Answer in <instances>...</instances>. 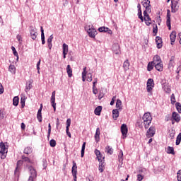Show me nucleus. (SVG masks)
I'll use <instances>...</instances> for the list:
<instances>
[{
  "label": "nucleus",
  "mask_w": 181,
  "mask_h": 181,
  "mask_svg": "<svg viewBox=\"0 0 181 181\" xmlns=\"http://www.w3.org/2000/svg\"><path fill=\"white\" fill-rule=\"evenodd\" d=\"M85 30H86L87 33L88 34L89 37L91 39H95V36H97V30L94 28V25H87L85 26Z\"/></svg>",
  "instance_id": "1"
},
{
  "label": "nucleus",
  "mask_w": 181,
  "mask_h": 181,
  "mask_svg": "<svg viewBox=\"0 0 181 181\" xmlns=\"http://www.w3.org/2000/svg\"><path fill=\"white\" fill-rule=\"evenodd\" d=\"M144 125L146 129L149 128L151 122H152V116L150 112H146L143 115Z\"/></svg>",
  "instance_id": "2"
},
{
  "label": "nucleus",
  "mask_w": 181,
  "mask_h": 181,
  "mask_svg": "<svg viewBox=\"0 0 181 181\" xmlns=\"http://www.w3.org/2000/svg\"><path fill=\"white\" fill-rule=\"evenodd\" d=\"M0 153L1 155V159H5L6 158V153H8V146L5 145V143H0Z\"/></svg>",
  "instance_id": "3"
},
{
  "label": "nucleus",
  "mask_w": 181,
  "mask_h": 181,
  "mask_svg": "<svg viewBox=\"0 0 181 181\" xmlns=\"http://www.w3.org/2000/svg\"><path fill=\"white\" fill-rule=\"evenodd\" d=\"M28 170L30 173L28 181H33V179H35V177L37 176V174L36 173V170H35L33 166H29Z\"/></svg>",
  "instance_id": "4"
},
{
  "label": "nucleus",
  "mask_w": 181,
  "mask_h": 181,
  "mask_svg": "<svg viewBox=\"0 0 181 181\" xmlns=\"http://www.w3.org/2000/svg\"><path fill=\"white\" fill-rule=\"evenodd\" d=\"M179 11V2L176 0L171 1V12L173 13H176Z\"/></svg>",
  "instance_id": "5"
},
{
  "label": "nucleus",
  "mask_w": 181,
  "mask_h": 181,
  "mask_svg": "<svg viewBox=\"0 0 181 181\" xmlns=\"http://www.w3.org/2000/svg\"><path fill=\"white\" fill-rule=\"evenodd\" d=\"M153 87H155V82H153V79H148L146 86L147 93H151L152 90H153Z\"/></svg>",
  "instance_id": "6"
},
{
  "label": "nucleus",
  "mask_w": 181,
  "mask_h": 181,
  "mask_svg": "<svg viewBox=\"0 0 181 181\" xmlns=\"http://www.w3.org/2000/svg\"><path fill=\"white\" fill-rule=\"evenodd\" d=\"M144 8H146V11H147V12L151 13V11L152 9V7L151 6V1L149 0H144L141 2Z\"/></svg>",
  "instance_id": "7"
},
{
  "label": "nucleus",
  "mask_w": 181,
  "mask_h": 181,
  "mask_svg": "<svg viewBox=\"0 0 181 181\" xmlns=\"http://www.w3.org/2000/svg\"><path fill=\"white\" fill-rule=\"evenodd\" d=\"M155 132H156V129H155V127H151L146 132L147 138H152V136L155 135Z\"/></svg>",
  "instance_id": "8"
},
{
  "label": "nucleus",
  "mask_w": 181,
  "mask_h": 181,
  "mask_svg": "<svg viewBox=\"0 0 181 181\" xmlns=\"http://www.w3.org/2000/svg\"><path fill=\"white\" fill-rule=\"evenodd\" d=\"M95 153L97 156L98 162H105L104 159H105V157H104L103 154H101V152H100V151H98V149H95Z\"/></svg>",
  "instance_id": "9"
},
{
  "label": "nucleus",
  "mask_w": 181,
  "mask_h": 181,
  "mask_svg": "<svg viewBox=\"0 0 181 181\" xmlns=\"http://www.w3.org/2000/svg\"><path fill=\"white\" fill-rule=\"evenodd\" d=\"M30 35L31 39L33 40H35V39L37 37V32H36V29H35L33 27H30Z\"/></svg>",
  "instance_id": "10"
},
{
  "label": "nucleus",
  "mask_w": 181,
  "mask_h": 181,
  "mask_svg": "<svg viewBox=\"0 0 181 181\" xmlns=\"http://www.w3.org/2000/svg\"><path fill=\"white\" fill-rule=\"evenodd\" d=\"M56 90H54L51 97V104L52 107L54 108V111H56Z\"/></svg>",
  "instance_id": "11"
},
{
  "label": "nucleus",
  "mask_w": 181,
  "mask_h": 181,
  "mask_svg": "<svg viewBox=\"0 0 181 181\" xmlns=\"http://www.w3.org/2000/svg\"><path fill=\"white\" fill-rule=\"evenodd\" d=\"M121 132L122 134L123 138H127V134H128V128L127 127V124H122Z\"/></svg>",
  "instance_id": "12"
},
{
  "label": "nucleus",
  "mask_w": 181,
  "mask_h": 181,
  "mask_svg": "<svg viewBox=\"0 0 181 181\" xmlns=\"http://www.w3.org/2000/svg\"><path fill=\"white\" fill-rule=\"evenodd\" d=\"M98 31L100 33H108V35H112V30L107 27H100L98 28Z\"/></svg>",
  "instance_id": "13"
},
{
  "label": "nucleus",
  "mask_w": 181,
  "mask_h": 181,
  "mask_svg": "<svg viewBox=\"0 0 181 181\" xmlns=\"http://www.w3.org/2000/svg\"><path fill=\"white\" fill-rule=\"evenodd\" d=\"M22 163H23L22 160H18L17 162V166H16V168L14 172V175H16V176H17V177H19V170L21 169V167L22 166Z\"/></svg>",
  "instance_id": "14"
},
{
  "label": "nucleus",
  "mask_w": 181,
  "mask_h": 181,
  "mask_svg": "<svg viewBox=\"0 0 181 181\" xmlns=\"http://www.w3.org/2000/svg\"><path fill=\"white\" fill-rule=\"evenodd\" d=\"M166 25L168 26L169 30H170L172 29V26L170 25V10L167 11Z\"/></svg>",
  "instance_id": "15"
},
{
  "label": "nucleus",
  "mask_w": 181,
  "mask_h": 181,
  "mask_svg": "<svg viewBox=\"0 0 181 181\" xmlns=\"http://www.w3.org/2000/svg\"><path fill=\"white\" fill-rule=\"evenodd\" d=\"M32 84H33V80L30 79L28 82H27L25 86V93H29V91H30V90L32 89Z\"/></svg>",
  "instance_id": "16"
},
{
  "label": "nucleus",
  "mask_w": 181,
  "mask_h": 181,
  "mask_svg": "<svg viewBox=\"0 0 181 181\" xmlns=\"http://www.w3.org/2000/svg\"><path fill=\"white\" fill-rule=\"evenodd\" d=\"M170 39L172 46L175 45V40H176V31H173L170 35Z\"/></svg>",
  "instance_id": "17"
},
{
  "label": "nucleus",
  "mask_w": 181,
  "mask_h": 181,
  "mask_svg": "<svg viewBox=\"0 0 181 181\" xmlns=\"http://www.w3.org/2000/svg\"><path fill=\"white\" fill-rule=\"evenodd\" d=\"M173 67H175V56H172L170 57V59L168 64V69H170V70H173Z\"/></svg>",
  "instance_id": "18"
},
{
  "label": "nucleus",
  "mask_w": 181,
  "mask_h": 181,
  "mask_svg": "<svg viewBox=\"0 0 181 181\" xmlns=\"http://www.w3.org/2000/svg\"><path fill=\"white\" fill-rule=\"evenodd\" d=\"M137 8H138V17L139 19H140V21H141V22H144V16H142V10L141 9V4H139L137 5Z\"/></svg>",
  "instance_id": "19"
},
{
  "label": "nucleus",
  "mask_w": 181,
  "mask_h": 181,
  "mask_svg": "<svg viewBox=\"0 0 181 181\" xmlns=\"http://www.w3.org/2000/svg\"><path fill=\"white\" fill-rule=\"evenodd\" d=\"M42 110H43V105H40V107L38 110L37 114V118L39 121V122H42Z\"/></svg>",
  "instance_id": "20"
},
{
  "label": "nucleus",
  "mask_w": 181,
  "mask_h": 181,
  "mask_svg": "<svg viewBox=\"0 0 181 181\" xmlns=\"http://www.w3.org/2000/svg\"><path fill=\"white\" fill-rule=\"evenodd\" d=\"M155 69L158 70V71H163V64L162 62H158L157 64H154Z\"/></svg>",
  "instance_id": "21"
},
{
  "label": "nucleus",
  "mask_w": 181,
  "mask_h": 181,
  "mask_svg": "<svg viewBox=\"0 0 181 181\" xmlns=\"http://www.w3.org/2000/svg\"><path fill=\"white\" fill-rule=\"evenodd\" d=\"M112 117L114 119L117 120V119L119 117V110L114 109L112 110Z\"/></svg>",
  "instance_id": "22"
},
{
  "label": "nucleus",
  "mask_w": 181,
  "mask_h": 181,
  "mask_svg": "<svg viewBox=\"0 0 181 181\" xmlns=\"http://www.w3.org/2000/svg\"><path fill=\"white\" fill-rule=\"evenodd\" d=\"M112 49L115 54H121V49L119 48V46H113Z\"/></svg>",
  "instance_id": "23"
},
{
  "label": "nucleus",
  "mask_w": 181,
  "mask_h": 181,
  "mask_svg": "<svg viewBox=\"0 0 181 181\" xmlns=\"http://www.w3.org/2000/svg\"><path fill=\"white\" fill-rule=\"evenodd\" d=\"M172 118L174 121H176V122H179V121H180V116H179V114L176 112H173Z\"/></svg>",
  "instance_id": "24"
},
{
  "label": "nucleus",
  "mask_w": 181,
  "mask_h": 181,
  "mask_svg": "<svg viewBox=\"0 0 181 181\" xmlns=\"http://www.w3.org/2000/svg\"><path fill=\"white\" fill-rule=\"evenodd\" d=\"M116 108L117 110H119V111H122V101H121L119 99L117 100Z\"/></svg>",
  "instance_id": "25"
},
{
  "label": "nucleus",
  "mask_w": 181,
  "mask_h": 181,
  "mask_svg": "<svg viewBox=\"0 0 181 181\" xmlns=\"http://www.w3.org/2000/svg\"><path fill=\"white\" fill-rule=\"evenodd\" d=\"M151 62L153 63V64L162 63V59H160V57H159L158 55H156L153 57V61H152Z\"/></svg>",
  "instance_id": "26"
},
{
  "label": "nucleus",
  "mask_w": 181,
  "mask_h": 181,
  "mask_svg": "<svg viewBox=\"0 0 181 181\" xmlns=\"http://www.w3.org/2000/svg\"><path fill=\"white\" fill-rule=\"evenodd\" d=\"M100 129L98 127L96 129V132L95 134V140L96 141V142H100Z\"/></svg>",
  "instance_id": "27"
},
{
  "label": "nucleus",
  "mask_w": 181,
  "mask_h": 181,
  "mask_svg": "<svg viewBox=\"0 0 181 181\" xmlns=\"http://www.w3.org/2000/svg\"><path fill=\"white\" fill-rule=\"evenodd\" d=\"M72 163H73L72 170H71L72 175H77V164L74 161H73Z\"/></svg>",
  "instance_id": "28"
},
{
  "label": "nucleus",
  "mask_w": 181,
  "mask_h": 181,
  "mask_svg": "<svg viewBox=\"0 0 181 181\" xmlns=\"http://www.w3.org/2000/svg\"><path fill=\"white\" fill-rule=\"evenodd\" d=\"M41 30V40H42V45H45L46 43V41H45V30L43 29V27H40Z\"/></svg>",
  "instance_id": "29"
},
{
  "label": "nucleus",
  "mask_w": 181,
  "mask_h": 181,
  "mask_svg": "<svg viewBox=\"0 0 181 181\" xmlns=\"http://www.w3.org/2000/svg\"><path fill=\"white\" fill-rule=\"evenodd\" d=\"M123 69L124 71H128L129 70V61L127 59L123 64Z\"/></svg>",
  "instance_id": "30"
},
{
  "label": "nucleus",
  "mask_w": 181,
  "mask_h": 181,
  "mask_svg": "<svg viewBox=\"0 0 181 181\" xmlns=\"http://www.w3.org/2000/svg\"><path fill=\"white\" fill-rule=\"evenodd\" d=\"M105 166V161L99 162V170H100V173H103V172H104Z\"/></svg>",
  "instance_id": "31"
},
{
  "label": "nucleus",
  "mask_w": 181,
  "mask_h": 181,
  "mask_svg": "<svg viewBox=\"0 0 181 181\" xmlns=\"http://www.w3.org/2000/svg\"><path fill=\"white\" fill-rule=\"evenodd\" d=\"M101 111H103V107L102 106H98L95 109V115H101Z\"/></svg>",
  "instance_id": "32"
},
{
  "label": "nucleus",
  "mask_w": 181,
  "mask_h": 181,
  "mask_svg": "<svg viewBox=\"0 0 181 181\" xmlns=\"http://www.w3.org/2000/svg\"><path fill=\"white\" fill-rule=\"evenodd\" d=\"M82 72V81H86V77H87V67H84Z\"/></svg>",
  "instance_id": "33"
},
{
  "label": "nucleus",
  "mask_w": 181,
  "mask_h": 181,
  "mask_svg": "<svg viewBox=\"0 0 181 181\" xmlns=\"http://www.w3.org/2000/svg\"><path fill=\"white\" fill-rule=\"evenodd\" d=\"M66 71L68 74V77H71V76H73V69H71V68L70 67V65H67Z\"/></svg>",
  "instance_id": "34"
},
{
  "label": "nucleus",
  "mask_w": 181,
  "mask_h": 181,
  "mask_svg": "<svg viewBox=\"0 0 181 181\" xmlns=\"http://www.w3.org/2000/svg\"><path fill=\"white\" fill-rule=\"evenodd\" d=\"M105 152H106L107 153H109L110 155H112L114 151L112 150V148H111L110 146H107L105 148Z\"/></svg>",
  "instance_id": "35"
},
{
  "label": "nucleus",
  "mask_w": 181,
  "mask_h": 181,
  "mask_svg": "<svg viewBox=\"0 0 181 181\" xmlns=\"http://www.w3.org/2000/svg\"><path fill=\"white\" fill-rule=\"evenodd\" d=\"M19 104V97L18 96H15L13 99V105L15 106V107H18Z\"/></svg>",
  "instance_id": "36"
},
{
  "label": "nucleus",
  "mask_w": 181,
  "mask_h": 181,
  "mask_svg": "<svg viewBox=\"0 0 181 181\" xmlns=\"http://www.w3.org/2000/svg\"><path fill=\"white\" fill-rule=\"evenodd\" d=\"M69 53V46H63L64 59H66V55Z\"/></svg>",
  "instance_id": "37"
},
{
  "label": "nucleus",
  "mask_w": 181,
  "mask_h": 181,
  "mask_svg": "<svg viewBox=\"0 0 181 181\" xmlns=\"http://www.w3.org/2000/svg\"><path fill=\"white\" fill-rule=\"evenodd\" d=\"M8 70L11 73H13V74H15L16 71V68L15 67V65L11 64L8 67Z\"/></svg>",
  "instance_id": "38"
},
{
  "label": "nucleus",
  "mask_w": 181,
  "mask_h": 181,
  "mask_svg": "<svg viewBox=\"0 0 181 181\" xmlns=\"http://www.w3.org/2000/svg\"><path fill=\"white\" fill-rule=\"evenodd\" d=\"M153 66H155V64H153V62H148V66H147L148 71H151L153 69Z\"/></svg>",
  "instance_id": "39"
},
{
  "label": "nucleus",
  "mask_w": 181,
  "mask_h": 181,
  "mask_svg": "<svg viewBox=\"0 0 181 181\" xmlns=\"http://www.w3.org/2000/svg\"><path fill=\"white\" fill-rule=\"evenodd\" d=\"M167 153H171V155H175V148H173V147L168 146L167 148Z\"/></svg>",
  "instance_id": "40"
},
{
  "label": "nucleus",
  "mask_w": 181,
  "mask_h": 181,
  "mask_svg": "<svg viewBox=\"0 0 181 181\" xmlns=\"http://www.w3.org/2000/svg\"><path fill=\"white\" fill-rule=\"evenodd\" d=\"M86 151V142H83V145H82V148H81V158L84 157V152Z\"/></svg>",
  "instance_id": "41"
},
{
  "label": "nucleus",
  "mask_w": 181,
  "mask_h": 181,
  "mask_svg": "<svg viewBox=\"0 0 181 181\" xmlns=\"http://www.w3.org/2000/svg\"><path fill=\"white\" fill-rule=\"evenodd\" d=\"M11 49L13 51L14 56H16L17 57L16 60H19V55L18 54V52H16V49L15 48V47L12 46Z\"/></svg>",
  "instance_id": "42"
},
{
  "label": "nucleus",
  "mask_w": 181,
  "mask_h": 181,
  "mask_svg": "<svg viewBox=\"0 0 181 181\" xmlns=\"http://www.w3.org/2000/svg\"><path fill=\"white\" fill-rule=\"evenodd\" d=\"M32 148L30 147H27L24 149V153H25L26 155H29L30 153H32Z\"/></svg>",
  "instance_id": "43"
},
{
  "label": "nucleus",
  "mask_w": 181,
  "mask_h": 181,
  "mask_svg": "<svg viewBox=\"0 0 181 181\" xmlns=\"http://www.w3.org/2000/svg\"><path fill=\"white\" fill-rule=\"evenodd\" d=\"M22 159L24 160V162H27V163H33V162H32L29 158L25 157V156H22Z\"/></svg>",
  "instance_id": "44"
},
{
  "label": "nucleus",
  "mask_w": 181,
  "mask_h": 181,
  "mask_svg": "<svg viewBox=\"0 0 181 181\" xmlns=\"http://www.w3.org/2000/svg\"><path fill=\"white\" fill-rule=\"evenodd\" d=\"M123 156L124 153L122 152V150H121L120 152L119 153V162H122V160H124Z\"/></svg>",
  "instance_id": "45"
},
{
  "label": "nucleus",
  "mask_w": 181,
  "mask_h": 181,
  "mask_svg": "<svg viewBox=\"0 0 181 181\" xmlns=\"http://www.w3.org/2000/svg\"><path fill=\"white\" fill-rule=\"evenodd\" d=\"M156 42L157 46H159L162 43V38L160 37H156Z\"/></svg>",
  "instance_id": "46"
},
{
  "label": "nucleus",
  "mask_w": 181,
  "mask_h": 181,
  "mask_svg": "<svg viewBox=\"0 0 181 181\" xmlns=\"http://www.w3.org/2000/svg\"><path fill=\"white\" fill-rule=\"evenodd\" d=\"M164 91L169 93L172 90L170 89V86H166V85H163Z\"/></svg>",
  "instance_id": "47"
},
{
  "label": "nucleus",
  "mask_w": 181,
  "mask_h": 181,
  "mask_svg": "<svg viewBox=\"0 0 181 181\" xmlns=\"http://www.w3.org/2000/svg\"><path fill=\"white\" fill-rule=\"evenodd\" d=\"M53 40V35H51L47 39L48 46H52V41Z\"/></svg>",
  "instance_id": "48"
},
{
  "label": "nucleus",
  "mask_w": 181,
  "mask_h": 181,
  "mask_svg": "<svg viewBox=\"0 0 181 181\" xmlns=\"http://www.w3.org/2000/svg\"><path fill=\"white\" fill-rule=\"evenodd\" d=\"M181 142V133H180L177 136V139H176V145H180Z\"/></svg>",
  "instance_id": "49"
},
{
  "label": "nucleus",
  "mask_w": 181,
  "mask_h": 181,
  "mask_svg": "<svg viewBox=\"0 0 181 181\" xmlns=\"http://www.w3.org/2000/svg\"><path fill=\"white\" fill-rule=\"evenodd\" d=\"M144 17H143V22L144 21H146V18L149 16V14H148V11L145 10L143 13Z\"/></svg>",
  "instance_id": "50"
},
{
  "label": "nucleus",
  "mask_w": 181,
  "mask_h": 181,
  "mask_svg": "<svg viewBox=\"0 0 181 181\" xmlns=\"http://www.w3.org/2000/svg\"><path fill=\"white\" fill-rule=\"evenodd\" d=\"M175 107H176L177 110L178 111V112H179L180 114H181V105H180V103H177L175 104Z\"/></svg>",
  "instance_id": "51"
},
{
  "label": "nucleus",
  "mask_w": 181,
  "mask_h": 181,
  "mask_svg": "<svg viewBox=\"0 0 181 181\" xmlns=\"http://www.w3.org/2000/svg\"><path fill=\"white\" fill-rule=\"evenodd\" d=\"M87 81H89L90 83L93 81V74L90 73L87 74Z\"/></svg>",
  "instance_id": "52"
},
{
  "label": "nucleus",
  "mask_w": 181,
  "mask_h": 181,
  "mask_svg": "<svg viewBox=\"0 0 181 181\" xmlns=\"http://www.w3.org/2000/svg\"><path fill=\"white\" fill-rule=\"evenodd\" d=\"M49 145L52 148H54V146H56V140L54 139L50 140Z\"/></svg>",
  "instance_id": "53"
},
{
  "label": "nucleus",
  "mask_w": 181,
  "mask_h": 181,
  "mask_svg": "<svg viewBox=\"0 0 181 181\" xmlns=\"http://www.w3.org/2000/svg\"><path fill=\"white\" fill-rule=\"evenodd\" d=\"M52 132V126L50 125V123L48 124V134H47V138H50V134Z\"/></svg>",
  "instance_id": "54"
},
{
  "label": "nucleus",
  "mask_w": 181,
  "mask_h": 181,
  "mask_svg": "<svg viewBox=\"0 0 181 181\" xmlns=\"http://www.w3.org/2000/svg\"><path fill=\"white\" fill-rule=\"evenodd\" d=\"M71 124V119H67V120H66V129H69Z\"/></svg>",
  "instance_id": "55"
},
{
  "label": "nucleus",
  "mask_w": 181,
  "mask_h": 181,
  "mask_svg": "<svg viewBox=\"0 0 181 181\" xmlns=\"http://www.w3.org/2000/svg\"><path fill=\"white\" fill-rule=\"evenodd\" d=\"M176 103V99L175 98V94L171 95V104Z\"/></svg>",
  "instance_id": "56"
},
{
  "label": "nucleus",
  "mask_w": 181,
  "mask_h": 181,
  "mask_svg": "<svg viewBox=\"0 0 181 181\" xmlns=\"http://www.w3.org/2000/svg\"><path fill=\"white\" fill-rule=\"evenodd\" d=\"M25 99L23 98H21V107L23 108L25 107Z\"/></svg>",
  "instance_id": "57"
},
{
  "label": "nucleus",
  "mask_w": 181,
  "mask_h": 181,
  "mask_svg": "<svg viewBox=\"0 0 181 181\" xmlns=\"http://www.w3.org/2000/svg\"><path fill=\"white\" fill-rule=\"evenodd\" d=\"M177 175V180L181 181V170H178Z\"/></svg>",
  "instance_id": "58"
},
{
  "label": "nucleus",
  "mask_w": 181,
  "mask_h": 181,
  "mask_svg": "<svg viewBox=\"0 0 181 181\" xmlns=\"http://www.w3.org/2000/svg\"><path fill=\"white\" fill-rule=\"evenodd\" d=\"M115 100H117V96H114L112 98V100L110 102V105H114V104H115Z\"/></svg>",
  "instance_id": "59"
},
{
  "label": "nucleus",
  "mask_w": 181,
  "mask_h": 181,
  "mask_svg": "<svg viewBox=\"0 0 181 181\" xmlns=\"http://www.w3.org/2000/svg\"><path fill=\"white\" fill-rule=\"evenodd\" d=\"M153 33H154L155 35L158 33V25H156V27L153 28Z\"/></svg>",
  "instance_id": "60"
},
{
  "label": "nucleus",
  "mask_w": 181,
  "mask_h": 181,
  "mask_svg": "<svg viewBox=\"0 0 181 181\" xmlns=\"http://www.w3.org/2000/svg\"><path fill=\"white\" fill-rule=\"evenodd\" d=\"M170 137L171 139H173V138H175V133H173V130H171L170 132Z\"/></svg>",
  "instance_id": "61"
},
{
  "label": "nucleus",
  "mask_w": 181,
  "mask_h": 181,
  "mask_svg": "<svg viewBox=\"0 0 181 181\" xmlns=\"http://www.w3.org/2000/svg\"><path fill=\"white\" fill-rule=\"evenodd\" d=\"M4 118H5V115L2 110H0V119H4Z\"/></svg>",
  "instance_id": "62"
},
{
  "label": "nucleus",
  "mask_w": 181,
  "mask_h": 181,
  "mask_svg": "<svg viewBox=\"0 0 181 181\" xmlns=\"http://www.w3.org/2000/svg\"><path fill=\"white\" fill-rule=\"evenodd\" d=\"M0 94H4V86L1 83H0Z\"/></svg>",
  "instance_id": "63"
},
{
  "label": "nucleus",
  "mask_w": 181,
  "mask_h": 181,
  "mask_svg": "<svg viewBox=\"0 0 181 181\" xmlns=\"http://www.w3.org/2000/svg\"><path fill=\"white\" fill-rule=\"evenodd\" d=\"M143 179H144V177L141 175H137V180L138 181H141V180H143Z\"/></svg>",
  "instance_id": "64"
}]
</instances>
